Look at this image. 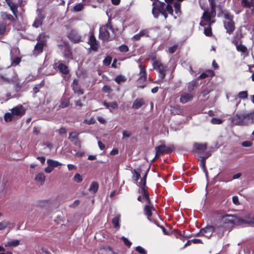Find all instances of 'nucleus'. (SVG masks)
I'll return each mask as SVG.
<instances>
[{
  "instance_id": "de8ad7c7",
  "label": "nucleus",
  "mask_w": 254,
  "mask_h": 254,
  "mask_svg": "<svg viewBox=\"0 0 254 254\" xmlns=\"http://www.w3.org/2000/svg\"><path fill=\"white\" fill-rule=\"evenodd\" d=\"M21 60L18 57H16L11 62V65L12 66H16L17 64H18L20 62Z\"/></svg>"
},
{
  "instance_id": "a878e982",
  "label": "nucleus",
  "mask_w": 254,
  "mask_h": 254,
  "mask_svg": "<svg viewBox=\"0 0 254 254\" xmlns=\"http://www.w3.org/2000/svg\"><path fill=\"white\" fill-rule=\"evenodd\" d=\"M19 244V241L18 240H13L11 241L8 242L5 244L4 246L6 247H16Z\"/></svg>"
},
{
  "instance_id": "052dcab7",
  "label": "nucleus",
  "mask_w": 254,
  "mask_h": 254,
  "mask_svg": "<svg viewBox=\"0 0 254 254\" xmlns=\"http://www.w3.org/2000/svg\"><path fill=\"white\" fill-rule=\"evenodd\" d=\"M242 3L243 5L250 7L251 6L250 3L248 0H242Z\"/></svg>"
},
{
  "instance_id": "338daca9",
  "label": "nucleus",
  "mask_w": 254,
  "mask_h": 254,
  "mask_svg": "<svg viewBox=\"0 0 254 254\" xmlns=\"http://www.w3.org/2000/svg\"><path fill=\"white\" fill-rule=\"evenodd\" d=\"M98 146L101 150H104L105 149V145L100 141H98Z\"/></svg>"
},
{
  "instance_id": "cd10ccee",
  "label": "nucleus",
  "mask_w": 254,
  "mask_h": 254,
  "mask_svg": "<svg viewBox=\"0 0 254 254\" xmlns=\"http://www.w3.org/2000/svg\"><path fill=\"white\" fill-rule=\"evenodd\" d=\"M1 16L3 19H7L10 21L14 20V18L11 14L5 12H1Z\"/></svg>"
},
{
  "instance_id": "393cba45",
  "label": "nucleus",
  "mask_w": 254,
  "mask_h": 254,
  "mask_svg": "<svg viewBox=\"0 0 254 254\" xmlns=\"http://www.w3.org/2000/svg\"><path fill=\"white\" fill-rule=\"evenodd\" d=\"M170 111L174 115H179L182 113V110L178 106L171 107Z\"/></svg>"
},
{
  "instance_id": "69168bd1",
  "label": "nucleus",
  "mask_w": 254,
  "mask_h": 254,
  "mask_svg": "<svg viewBox=\"0 0 254 254\" xmlns=\"http://www.w3.org/2000/svg\"><path fill=\"white\" fill-rule=\"evenodd\" d=\"M53 170V169L51 166H48L45 169V172L46 173H50Z\"/></svg>"
},
{
  "instance_id": "b1692460",
  "label": "nucleus",
  "mask_w": 254,
  "mask_h": 254,
  "mask_svg": "<svg viewBox=\"0 0 254 254\" xmlns=\"http://www.w3.org/2000/svg\"><path fill=\"white\" fill-rule=\"evenodd\" d=\"M58 68L60 72L64 74H67L68 72V69L67 66L63 64H60L58 65Z\"/></svg>"
},
{
  "instance_id": "6ab92c4d",
  "label": "nucleus",
  "mask_w": 254,
  "mask_h": 254,
  "mask_svg": "<svg viewBox=\"0 0 254 254\" xmlns=\"http://www.w3.org/2000/svg\"><path fill=\"white\" fill-rule=\"evenodd\" d=\"M233 43L235 45L237 50L238 51L242 52L243 53H245L247 52V48L244 45H242L240 43H239L238 41H234Z\"/></svg>"
},
{
  "instance_id": "09e8293b",
  "label": "nucleus",
  "mask_w": 254,
  "mask_h": 254,
  "mask_svg": "<svg viewBox=\"0 0 254 254\" xmlns=\"http://www.w3.org/2000/svg\"><path fill=\"white\" fill-rule=\"evenodd\" d=\"M135 250L136 251H137L138 253H139L141 254H146V252L145 251V250L140 246L136 247L135 248Z\"/></svg>"
},
{
  "instance_id": "a18cd8bd",
  "label": "nucleus",
  "mask_w": 254,
  "mask_h": 254,
  "mask_svg": "<svg viewBox=\"0 0 254 254\" xmlns=\"http://www.w3.org/2000/svg\"><path fill=\"white\" fill-rule=\"evenodd\" d=\"M204 33L206 36H210L212 34L211 28L210 27H208L204 29Z\"/></svg>"
},
{
  "instance_id": "5701e85b",
  "label": "nucleus",
  "mask_w": 254,
  "mask_h": 254,
  "mask_svg": "<svg viewBox=\"0 0 254 254\" xmlns=\"http://www.w3.org/2000/svg\"><path fill=\"white\" fill-rule=\"evenodd\" d=\"M98 184L97 182H92L89 188V191L91 193H95L98 189Z\"/></svg>"
},
{
  "instance_id": "ddd939ff",
  "label": "nucleus",
  "mask_w": 254,
  "mask_h": 254,
  "mask_svg": "<svg viewBox=\"0 0 254 254\" xmlns=\"http://www.w3.org/2000/svg\"><path fill=\"white\" fill-rule=\"evenodd\" d=\"M140 72H139V77L138 78V81L140 82H143L146 80L147 75L145 70V68L141 65H139Z\"/></svg>"
},
{
  "instance_id": "f3484780",
  "label": "nucleus",
  "mask_w": 254,
  "mask_h": 254,
  "mask_svg": "<svg viewBox=\"0 0 254 254\" xmlns=\"http://www.w3.org/2000/svg\"><path fill=\"white\" fill-rule=\"evenodd\" d=\"M45 175L44 173L40 172L37 174L35 177V181L40 185L44 184L45 181Z\"/></svg>"
},
{
  "instance_id": "bb28decb",
  "label": "nucleus",
  "mask_w": 254,
  "mask_h": 254,
  "mask_svg": "<svg viewBox=\"0 0 254 254\" xmlns=\"http://www.w3.org/2000/svg\"><path fill=\"white\" fill-rule=\"evenodd\" d=\"M4 120L6 122H9L13 120H15V118L13 116L12 113H5L4 116Z\"/></svg>"
},
{
  "instance_id": "8fccbe9b",
  "label": "nucleus",
  "mask_w": 254,
  "mask_h": 254,
  "mask_svg": "<svg viewBox=\"0 0 254 254\" xmlns=\"http://www.w3.org/2000/svg\"><path fill=\"white\" fill-rule=\"evenodd\" d=\"M119 50L122 52H127L128 51V48L127 45H122L120 46Z\"/></svg>"
},
{
  "instance_id": "37998d69",
  "label": "nucleus",
  "mask_w": 254,
  "mask_h": 254,
  "mask_svg": "<svg viewBox=\"0 0 254 254\" xmlns=\"http://www.w3.org/2000/svg\"><path fill=\"white\" fill-rule=\"evenodd\" d=\"M115 80L116 82L120 84L121 82H124L125 81V79L124 76L119 75V76H117Z\"/></svg>"
},
{
  "instance_id": "c85d7f7f",
  "label": "nucleus",
  "mask_w": 254,
  "mask_h": 254,
  "mask_svg": "<svg viewBox=\"0 0 254 254\" xmlns=\"http://www.w3.org/2000/svg\"><path fill=\"white\" fill-rule=\"evenodd\" d=\"M11 223L7 221H3L0 222V230H4L6 228H10Z\"/></svg>"
},
{
  "instance_id": "9b49d317",
  "label": "nucleus",
  "mask_w": 254,
  "mask_h": 254,
  "mask_svg": "<svg viewBox=\"0 0 254 254\" xmlns=\"http://www.w3.org/2000/svg\"><path fill=\"white\" fill-rule=\"evenodd\" d=\"M68 37L75 43H77L81 41V36L79 35L78 32L74 30H71L69 34Z\"/></svg>"
},
{
  "instance_id": "e2e57ef3",
  "label": "nucleus",
  "mask_w": 254,
  "mask_h": 254,
  "mask_svg": "<svg viewBox=\"0 0 254 254\" xmlns=\"http://www.w3.org/2000/svg\"><path fill=\"white\" fill-rule=\"evenodd\" d=\"M177 46H174L173 47H171L169 48V51L170 53H174L177 50Z\"/></svg>"
},
{
  "instance_id": "e433bc0d",
  "label": "nucleus",
  "mask_w": 254,
  "mask_h": 254,
  "mask_svg": "<svg viewBox=\"0 0 254 254\" xmlns=\"http://www.w3.org/2000/svg\"><path fill=\"white\" fill-rule=\"evenodd\" d=\"M215 231L217 233L218 237L219 238H222L224 235V229L222 228H217L216 229H215Z\"/></svg>"
},
{
  "instance_id": "20e7f679",
  "label": "nucleus",
  "mask_w": 254,
  "mask_h": 254,
  "mask_svg": "<svg viewBox=\"0 0 254 254\" xmlns=\"http://www.w3.org/2000/svg\"><path fill=\"white\" fill-rule=\"evenodd\" d=\"M166 4L164 2L157 1L153 3L152 14L155 18H158L159 13H164L166 11Z\"/></svg>"
},
{
  "instance_id": "774afa93",
  "label": "nucleus",
  "mask_w": 254,
  "mask_h": 254,
  "mask_svg": "<svg viewBox=\"0 0 254 254\" xmlns=\"http://www.w3.org/2000/svg\"><path fill=\"white\" fill-rule=\"evenodd\" d=\"M67 166L68 169L69 171L73 170H74L76 169L75 166H74V165H72V164H68L67 165Z\"/></svg>"
},
{
  "instance_id": "4468645a",
  "label": "nucleus",
  "mask_w": 254,
  "mask_h": 254,
  "mask_svg": "<svg viewBox=\"0 0 254 254\" xmlns=\"http://www.w3.org/2000/svg\"><path fill=\"white\" fill-rule=\"evenodd\" d=\"M193 97V96L191 93H185L181 96L180 101L182 103L185 104L191 101Z\"/></svg>"
},
{
  "instance_id": "2f4dec72",
  "label": "nucleus",
  "mask_w": 254,
  "mask_h": 254,
  "mask_svg": "<svg viewBox=\"0 0 254 254\" xmlns=\"http://www.w3.org/2000/svg\"><path fill=\"white\" fill-rule=\"evenodd\" d=\"M197 81L196 80H192L190 81L188 85V90L189 91H191L194 89V87L197 85Z\"/></svg>"
},
{
  "instance_id": "1a4fd4ad",
  "label": "nucleus",
  "mask_w": 254,
  "mask_h": 254,
  "mask_svg": "<svg viewBox=\"0 0 254 254\" xmlns=\"http://www.w3.org/2000/svg\"><path fill=\"white\" fill-rule=\"evenodd\" d=\"M42 37H44L45 35L44 34H40L38 36V42L35 47V52H36V54L41 53L43 51V48L44 46V42L41 40Z\"/></svg>"
},
{
  "instance_id": "864d4df0",
  "label": "nucleus",
  "mask_w": 254,
  "mask_h": 254,
  "mask_svg": "<svg viewBox=\"0 0 254 254\" xmlns=\"http://www.w3.org/2000/svg\"><path fill=\"white\" fill-rule=\"evenodd\" d=\"M131 133L127 130H124L123 131V139L130 137Z\"/></svg>"
},
{
  "instance_id": "473e14b6",
  "label": "nucleus",
  "mask_w": 254,
  "mask_h": 254,
  "mask_svg": "<svg viewBox=\"0 0 254 254\" xmlns=\"http://www.w3.org/2000/svg\"><path fill=\"white\" fill-rule=\"evenodd\" d=\"M210 156V154H207V155L205 156L200 157V165L202 167L204 171H206V168L205 166V160L206 158Z\"/></svg>"
},
{
  "instance_id": "49530a36",
  "label": "nucleus",
  "mask_w": 254,
  "mask_h": 254,
  "mask_svg": "<svg viewBox=\"0 0 254 254\" xmlns=\"http://www.w3.org/2000/svg\"><path fill=\"white\" fill-rule=\"evenodd\" d=\"M112 61V58L110 57H106L103 61V64L105 65H109Z\"/></svg>"
},
{
  "instance_id": "f257e3e1",
  "label": "nucleus",
  "mask_w": 254,
  "mask_h": 254,
  "mask_svg": "<svg viewBox=\"0 0 254 254\" xmlns=\"http://www.w3.org/2000/svg\"><path fill=\"white\" fill-rule=\"evenodd\" d=\"M133 176V180L136 183L137 185L139 187L138 190L139 193H141L144 196L145 199L147 203L144 207V212L145 215L147 217L148 219L150 221V217L152 215V212L155 211L153 206L151 204V201L149 196V194L147 192V187L146 186V177L147 172H146L140 178V170H134Z\"/></svg>"
},
{
  "instance_id": "4c0bfd02",
  "label": "nucleus",
  "mask_w": 254,
  "mask_h": 254,
  "mask_svg": "<svg viewBox=\"0 0 254 254\" xmlns=\"http://www.w3.org/2000/svg\"><path fill=\"white\" fill-rule=\"evenodd\" d=\"M42 23V19L40 18H38L37 19H36L34 22L33 24V26H34L36 28L39 27Z\"/></svg>"
},
{
  "instance_id": "7c9ffc66",
  "label": "nucleus",
  "mask_w": 254,
  "mask_h": 254,
  "mask_svg": "<svg viewBox=\"0 0 254 254\" xmlns=\"http://www.w3.org/2000/svg\"><path fill=\"white\" fill-rule=\"evenodd\" d=\"M212 17H213V16L208 11H205L203 12V16H202V18L204 20H205L206 21H210Z\"/></svg>"
},
{
  "instance_id": "0e129e2a",
  "label": "nucleus",
  "mask_w": 254,
  "mask_h": 254,
  "mask_svg": "<svg viewBox=\"0 0 254 254\" xmlns=\"http://www.w3.org/2000/svg\"><path fill=\"white\" fill-rule=\"evenodd\" d=\"M84 122L88 125H91V124H93L95 123V121H94V119L92 118L89 120H85L84 121Z\"/></svg>"
},
{
  "instance_id": "4be33fe9",
  "label": "nucleus",
  "mask_w": 254,
  "mask_h": 254,
  "mask_svg": "<svg viewBox=\"0 0 254 254\" xmlns=\"http://www.w3.org/2000/svg\"><path fill=\"white\" fill-rule=\"evenodd\" d=\"M147 34V31L146 30H143L139 32V33L135 35L132 37V40L134 41L139 40L140 38Z\"/></svg>"
},
{
  "instance_id": "c03bdc74",
  "label": "nucleus",
  "mask_w": 254,
  "mask_h": 254,
  "mask_svg": "<svg viewBox=\"0 0 254 254\" xmlns=\"http://www.w3.org/2000/svg\"><path fill=\"white\" fill-rule=\"evenodd\" d=\"M174 8L175 9L176 13L178 14L180 13L181 4L180 3L175 2L174 5Z\"/></svg>"
},
{
  "instance_id": "0eeeda50",
  "label": "nucleus",
  "mask_w": 254,
  "mask_h": 254,
  "mask_svg": "<svg viewBox=\"0 0 254 254\" xmlns=\"http://www.w3.org/2000/svg\"><path fill=\"white\" fill-rule=\"evenodd\" d=\"M207 144L206 143H194L193 146L192 151L197 154H202L207 149Z\"/></svg>"
},
{
  "instance_id": "f8f14e48",
  "label": "nucleus",
  "mask_w": 254,
  "mask_h": 254,
  "mask_svg": "<svg viewBox=\"0 0 254 254\" xmlns=\"http://www.w3.org/2000/svg\"><path fill=\"white\" fill-rule=\"evenodd\" d=\"M225 28L227 30V32L231 34L235 30L234 22L233 20L225 21L224 22Z\"/></svg>"
},
{
  "instance_id": "7ed1b4c3",
  "label": "nucleus",
  "mask_w": 254,
  "mask_h": 254,
  "mask_svg": "<svg viewBox=\"0 0 254 254\" xmlns=\"http://www.w3.org/2000/svg\"><path fill=\"white\" fill-rule=\"evenodd\" d=\"M222 222L224 224H228V226H232L233 224L244 225L246 224V220L237 217L233 215H226L223 217Z\"/></svg>"
},
{
  "instance_id": "c756f323",
  "label": "nucleus",
  "mask_w": 254,
  "mask_h": 254,
  "mask_svg": "<svg viewBox=\"0 0 254 254\" xmlns=\"http://www.w3.org/2000/svg\"><path fill=\"white\" fill-rule=\"evenodd\" d=\"M246 224L254 226V214L250 215L247 219H246Z\"/></svg>"
},
{
  "instance_id": "58836bf2",
  "label": "nucleus",
  "mask_w": 254,
  "mask_h": 254,
  "mask_svg": "<svg viewBox=\"0 0 254 254\" xmlns=\"http://www.w3.org/2000/svg\"><path fill=\"white\" fill-rule=\"evenodd\" d=\"M211 123L213 125H219L223 123V121L220 119L212 118Z\"/></svg>"
},
{
  "instance_id": "412c9836",
  "label": "nucleus",
  "mask_w": 254,
  "mask_h": 254,
  "mask_svg": "<svg viewBox=\"0 0 254 254\" xmlns=\"http://www.w3.org/2000/svg\"><path fill=\"white\" fill-rule=\"evenodd\" d=\"M103 105L107 108H112L113 109H118V104L116 102H112L110 103L106 102V101H104L103 103Z\"/></svg>"
},
{
  "instance_id": "3c124183",
  "label": "nucleus",
  "mask_w": 254,
  "mask_h": 254,
  "mask_svg": "<svg viewBox=\"0 0 254 254\" xmlns=\"http://www.w3.org/2000/svg\"><path fill=\"white\" fill-rule=\"evenodd\" d=\"M166 11H168L170 14L172 15L173 13V9L172 6L170 4H167L166 6Z\"/></svg>"
},
{
  "instance_id": "dca6fc26",
  "label": "nucleus",
  "mask_w": 254,
  "mask_h": 254,
  "mask_svg": "<svg viewBox=\"0 0 254 254\" xmlns=\"http://www.w3.org/2000/svg\"><path fill=\"white\" fill-rule=\"evenodd\" d=\"M144 104V101L142 98L136 99L133 103L132 108L134 109H138Z\"/></svg>"
},
{
  "instance_id": "f03ea898",
  "label": "nucleus",
  "mask_w": 254,
  "mask_h": 254,
  "mask_svg": "<svg viewBox=\"0 0 254 254\" xmlns=\"http://www.w3.org/2000/svg\"><path fill=\"white\" fill-rule=\"evenodd\" d=\"M114 36V31L111 22L109 21L107 23L100 28L99 37L103 41H108Z\"/></svg>"
},
{
  "instance_id": "6e6d98bb",
  "label": "nucleus",
  "mask_w": 254,
  "mask_h": 254,
  "mask_svg": "<svg viewBox=\"0 0 254 254\" xmlns=\"http://www.w3.org/2000/svg\"><path fill=\"white\" fill-rule=\"evenodd\" d=\"M242 145L244 147H250L252 145V143L250 141H245L242 142Z\"/></svg>"
},
{
  "instance_id": "680f3d73",
  "label": "nucleus",
  "mask_w": 254,
  "mask_h": 254,
  "mask_svg": "<svg viewBox=\"0 0 254 254\" xmlns=\"http://www.w3.org/2000/svg\"><path fill=\"white\" fill-rule=\"evenodd\" d=\"M232 200L233 203L236 205L239 204V201L238 197L237 196H234L232 198Z\"/></svg>"
},
{
  "instance_id": "79ce46f5",
  "label": "nucleus",
  "mask_w": 254,
  "mask_h": 254,
  "mask_svg": "<svg viewBox=\"0 0 254 254\" xmlns=\"http://www.w3.org/2000/svg\"><path fill=\"white\" fill-rule=\"evenodd\" d=\"M238 97L242 99H245L247 98L248 97V94L247 91H241L238 94Z\"/></svg>"
},
{
  "instance_id": "13d9d810",
  "label": "nucleus",
  "mask_w": 254,
  "mask_h": 254,
  "mask_svg": "<svg viewBox=\"0 0 254 254\" xmlns=\"http://www.w3.org/2000/svg\"><path fill=\"white\" fill-rule=\"evenodd\" d=\"M66 133V130L64 127H61L59 129V133L60 135L65 134Z\"/></svg>"
},
{
  "instance_id": "a211bd4d",
  "label": "nucleus",
  "mask_w": 254,
  "mask_h": 254,
  "mask_svg": "<svg viewBox=\"0 0 254 254\" xmlns=\"http://www.w3.org/2000/svg\"><path fill=\"white\" fill-rule=\"evenodd\" d=\"M72 89L74 92L78 96L83 94V91L80 89L78 86V82L76 80H74L72 84Z\"/></svg>"
},
{
  "instance_id": "72a5a7b5",
  "label": "nucleus",
  "mask_w": 254,
  "mask_h": 254,
  "mask_svg": "<svg viewBox=\"0 0 254 254\" xmlns=\"http://www.w3.org/2000/svg\"><path fill=\"white\" fill-rule=\"evenodd\" d=\"M84 5L82 3H79L75 4L73 7V11L75 12L80 11L83 9Z\"/></svg>"
},
{
  "instance_id": "2eb2a0df",
  "label": "nucleus",
  "mask_w": 254,
  "mask_h": 254,
  "mask_svg": "<svg viewBox=\"0 0 254 254\" xmlns=\"http://www.w3.org/2000/svg\"><path fill=\"white\" fill-rule=\"evenodd\" d=\"M153 65L155 69L158 70L159 72H165L167 67L159 61L154 62Z\"/></svg>"
},
{
  "instance_id": "423d86ee",
  "label": "nucleus",
  "mask_w": 254,
  "mask_h": 254,
  "mask_svg": "<svg viewBox=\"0 0 254 254\" xmlns=\"http://www.w3.org/2000/svg\"><path fill=\"white\" fill-rule=\"evenodd\" d=\"M215 231V228L212 226H207L206 227L202 229L200 232L196 234V236H203L207 238H209L213 232Z\"/></svg>"
},
{
  "instance_id": "a19ab883",
  "label": "nucleus",
  "mask_w": 254,
  "mask_h": 254,
  "mask_svg": "<svg viewBox=\"0 0 254 254\" xmlns=\"http://www.w3.org/2000/svg\"><path fill=\"white\" fill-rule=\"evenodd\" d=\"M224 17L226 19L225 21H231L233 20V16L228 12H226L224 13Z\"/></svg>"
},
{
  "instance_id": "9d476101",
  "label": "nucleus",
  "mask_w": 254,
  "mask_h": 254,
  "mask_svg": "<svg viewBox=\"0 0 254 254\" xmlns=\"http://www.w3.org/2000/svg\"><path fill=\"white\" fill-rule=\"evenodd\" d=\"M88 43L90 45L91 49L93 51H97L98 48V44L95 36L91 34L90 36Z\"/></svg>"
},
{
  "instance_id": "bf43d9fd",
  "label": "nucleus",
  "mask_w": 254,
  "mask_h": 254,
  "mask_svg": "<svg viewBox=\"0 0 254 254\" xmlns=\"http://www.w3.org/2000/svg\"><path fill=\"white\" fill-rule=\"evenodd\" d=\"M5 30V26L3 24H0V34H3Z\"/></svg>"
},
{
  "instance_id": "603ef678",
  "label": "nucleus",
  "mask_w": 254,
  "mask_h": 254,
  "mask_svg": "<svg viewBox=\"0 0 254 254\" xmlns=\"http://www.w3.org/2000/svg\"><path fill=\"white\" fill-rule=\"evenodd\" d=\"M122 240L124 241L125 244L127 246L130 247L131 246V243L127 238H126L125 237H122Z\"/></svg>"
},
{
  "instance_id": "aec40b11",
  "label": "nucleus",
  "mask_w": 254,
  "mask_h": 254,
  "mask_svg": "<svg viewBox=\"0 0 254 254\" xmlns=\"http://www.w3.org/2000/svg\"><path fill=\"white\" fill-rule=\"evenodd\" d=\"M47 163L48 165L51 166L53 169L54 168L62 165L61 163L52 159H48Z\"/></svg>"
},
{
  "instance_id": "6e6552de",
  "label": "nucleus",
  "mask_w": 254,
  "mask_h": 254,
  "mask_svg": "<svg viewBox=\"0 0 254 254\" xmlns=\"http://www.w3.org/2000/svg\"><path fill=\"white\" fill-rule=\"evenodd\" d=\"M170 149L171 148L167 147L164 144L156 147V155L154 159H155L163 154L169 152Z\"/></svg>"
},
{
  "instance_id": "f704fd0d",
  "label": "nucleus",
  "mask_w": 254,
  "mask_h": 254,
  "mask_svg": "<svg viewBox=\"0 0 254 254\" xmlns=\"http://www.w3.org/2000/svg\"><path fill=\"white\" fill-rule=\"evenodd\" d=\"M120 219V215H117L112 220V223H113L114 227L117 228L119 227V221Z\"/></svg>"
},
{
  "instance_id": "4d7b16f0",
  "label": "nucleus",
  "mask_w": 254,
  "mask_h": 254,
  "mask_svg": "<svg viewBox=\"0 0 254 254\" xmlns=\"http://www.w3.org/2000/svg\"><path fill=\"white\" fill-rule=\"evenodd\" d=\"M66 49H67V52H66V53L64 54V56L67 58L70 59V58H71V52L70 50L68 48H66Z\"/></svg>"
},
{
  "instance_id": "c9c22d12",
  "label": "nucleus",
  "mask_w": 254,
  "mask_h": 254,
  "mask_svg": "<svg viewBox=\"0 0 254 254\" xmlns=\"http://www.w3.org/2000/svg\"><path fill=\"white\" fill-rule=\"evenodd\" d=\"M78 135H79L78 133H76V132H71L69 134V137H68V139L71 141H74L75 139L78 138Z\"/></svg>"
},
{
  "instance_id": "5fc2aeb1",
  "label": "nucleus",
  "mask_w": 254,
  "mask_h": 254,
  "mask_svg": "<svg viewBox=\"0 0 254 254\" xmlns=\"http://www.w3.org/2000/svg\"><path fill=\"white\" fill-rule=\"evenodd\" d=\"M103 91L106 93H110L112 91L111 88L107 85H105L103 87Z\"/></svg>"
},
{
  "instance_id": "ea45409f",
  "label": "nucleus",
  "mask_w": 254,
  "mask_h": 254,
  "mask_svg": "<svg viewBox=\"0 0 254 254\" xmlns=\"http://www.w3.org/2000/svg\"><path fill=\"white\" fill-rule=\"evenodd\" d=\"M73 180L76 182L80 183L82 181V177L80 174H76L73 177Z\"/></svg>"
},
{
  "instance_id": "39448f33",
  "label": "nucleus",
  "mask_w": 254,
  "mask_h": 254,
  "mask_svg": "<svg viewBox=\"0 0 254 254\" xmlns=\"http://www.w3.org/2000/svg\"><path fill=\"white\" fill-rule=\"evenodd\" d=\"M13 116L17 119L25 114V110L22 105H18L11 110Z\"/></svg>"
}]
</instances>
